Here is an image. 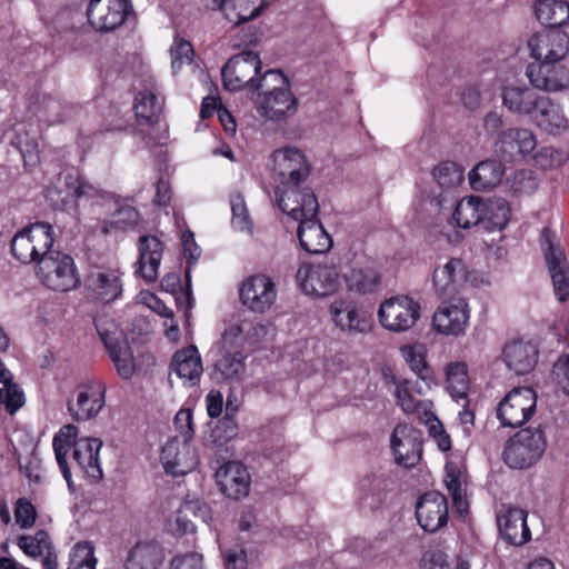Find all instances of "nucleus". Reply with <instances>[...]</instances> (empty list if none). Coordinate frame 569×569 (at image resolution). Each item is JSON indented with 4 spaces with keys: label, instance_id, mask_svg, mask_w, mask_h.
Returning <instances> with one entry per match:
<instances>
[{
    "label": "nucleus",
    "instance_id": "17",
    "mask_svg": "<svg viewBox=\"0 0 569 569\" xmlns=\"http://www.w3.org/2000/svg\"><path fill=\"white\" fill-rule=\"evenodd\" d=\"M268 333L269 327L262 322L238 316L226 325L221 333L222 346L242 349L244 345L254 346L264 340Z\"/></svg>",
    "mask_w": 569,
    "mask_h": 569
},
{
    "label": "nucleus",
    "instance_id": "35",
    "mask_svg": "<svg viewBox=\"0 0 569 569\" xmlns=\"http://www.w3.org/2000/svg\"><path fill=\"white\" fill-rule=\"evenodd\" d=\"M298 238L301 248L312 254L327 252L332 247V239L316 218L299 222Z\"/></svg>",
    "mask_w": 569,
    "mask_h": 569
},
{
    "label": "nucleus",
    "instance_id": "19",
    "mask_svg": "<svg viewBox=\"0 0 569 569\" xmlns=\"http://www.w3.org/2000/svg\"><path fill=\"white\" fill-rule=\"evenodd\" d=\"M397 463L405 467L416 466L422 453V433L410 425H398L390 439Z\"/></svg>",
    "mask_w": 569,
    "mask_h": 569
},
{
    "label": "nucleus",
    "instance_id": "14",
    "mask_svg": "<svg viewBox=\"0 0 569 569\" xmlns=\"http://www.w3.org/2000/svg\"><path fill=\"white\" fill-rule=\"evenodd\" d=\"M242 305L256 313L269 311L277 299V288L273 279L259 273L243 280L239 289Z\"/></svg>",
    "mask_w": 569,
    "mask_h": 569
},
{
    "label": "nucleus",
    "instance_id": "29",
    "mask_svg": "<svg viewBox=\"0 0 569 569\" xmlns=\"http://www.w3.org/2000/svg\"><path fill=\"white\" fill-rule=\"evenodd\" d=\"M386 387H393V397L396 405L407 415H418L428 417L430 413L431 402L418 400L411 395L410 381L399 378L390 372H383Z\"/></svg>",
    "mask_w": 569,
    "mask_h": 569
},
{
    "label": "nucleus",
    "instance_id": "32",
    "mask_svg": "<svg viewBox=\"0 0 569 569\" xmlns=\"http://www.w3.org/2000/svg\"><path fill=\"white\" fill-rule=\"evenodd\" d=\"M164 557V550L159 542L138 541L127 552L124 569H160Z\"/></svg>",
    "mask_w": 569,
    "mask_h": 569
},
{
    "label": "nucleus",
    "instance_id": "61",
    "mask_svg": "<svg viewBox=\"0 0 569 569\" xmlns=\"http://www.w3.org/2000/svg\"><path fill=\"white\" fill-rule=\"evenodd\" d=\"M403 355L411 370L421 379H427L428 369L423 355L420 351H417L416 348L403 349Z\"/></svg>",
    "mask_w": 569,
    "mask_h": 569
},
{
    "label": "nucleus",
    "instance_id": "20",
    "mask_svg": "<svg viewBox=\"0 0 569 569\" xmlns=\"http://www.w3.org/2000/svg\"><path fill=\"white\" fill-rule=\"evenodd\" d=\"M470 310L468 303L459 298L451 302H443L433 315L435 329L447 336H460L466 332L469 323Z\"/></svg>",
    "mask_w": 569,
    "mask_h": 569
},
{
    "label": "nucleus",
    "instance_id": "1",
    "mask_svg": "<svg viewBox=\"0 0 569 569\" xmlns=\"http://www.w3.org/2000/svg\"><path fill=\"white\" fill-rule=\"evenodd\" d=\"M256 107L270 121H282L297 111V100L289 89L288 78L279 70H268L258 81Z\"/></svg>",
    "mask_w": 569,
    "mask_h": 569
},
{
    "label": "nucleus",
    "instance_id": "3",
    "mask_svg": "<svg viewBox=\"0 0 569 569\" xmlns=\"http://www.w3.org/2000/svg\"><path fill=\"white\" fill-rule=\"evenodd\" d=\"M36 273L40 281L53 291H70L80 283L73 259L58 250L49 249V252L39 259Z\"/></svg>",
    "mask_w": 569,
    "mask_h": 569
},
{
    "label": "nucleus",
    "instance_id": "57",
    "mask_svg": "<svg viewBox=\"0 0 569 569\" xmlns=\"http://www.w3.org/2000/svg\"><path fill=\"white\" fill-rule=\"evenodd\" d=\"M14 518L20 528H31L37 520L36 507L27 498H19L14 505Z\"/></svg>",
    "mask_w": 569,
    "mask_h": 569
},
{
    "label": "nucleus",
    "instance_id": "47",
    "mask_svg": "<svg viewBox=\"0 0 569 569\" xmlns=\"http://www.w3.org/2000/svg\"><path fill=\"white\" fill-rule=\"evenodd\" d=\"M503 176V169L495 160L478 163L469 173L470 182L475 187L488 188L497 184Z\"/></svg>",
    "mask_w": 569,
    "mask_h": 569
},
{
    "label": "nucleus",
    "instance_id": "54",
    "mask_svg": "<svg viewBox=\"0 0 569 569\" xmlns=\"http://www.w3.org/2000/svg\"><path fill=\"white\" fill-rule=\"evenodd\" d=\"M170 56L172 71L177 72L192 62L193 48L189 41L176 37L170 47Z\"/></svg>",
    "mask_w": 569,
    "mask_h": 569
},
{
    "label": "nucleus",
    "instance_id": "48",
    "mask_svg": "<svg viewBox=\"0 0 569 569\" xmlns=\"http://www.w3.org/2000/svg\"><path fill=\"white\" fill-rule=\"evenodd\" d=\"M97 563L94 546L90 541H80L69 552L67 569H96Z\"/></svg>",
    "mask_w": 569,
    "mask_h": 569
},
{
    "label": "nucleus",
    "instance_id": "6",
    "mask_svg": "<svg viewBox=\"0 0 569 569\" xmlns=\"http://www.w3.org/2000/svg\"><path fill=\"white\" fill-rule=\"evenodd\" d=\"M537 395L532 388L517 387L511 389L498 403L497 419L502 427L518 428L535 415Z\"/></svg>",
    "mask_w": 569,
    "mask_h": 569
},
{
    "label": "nucleus",
    "instance_id": "31",
    "mask_svg": "<svg viewBox=\"0 0 569 569\" xmlns=\"http://www.w3.org/2000/svg\"><path fill=\"white\" fill-rule=\"evenodd\" d=\"M163 243L156 236H142L139 239V268L137 272L147 281L154 282L159 277L163 256Z\"/></svg>",
    "mask_w": 569,
    "mask_h": 569
},
{
    "label": "nucleus",
    "instance_id": "23",
    "mask_svg": "<svg viewBox=\"0 0 569 569\" xmlns=\"http://www.w3.org/2000/svg\"><path fill=\"white\" fill-rule=\"evenodd\" d=\"M219 357L213 363L211 378L217 383H232L242 379L246 371L244 356L238 347H223L218 342Z\"/></svg>",
    "mask_w": 569,
    "mask_h": 569
},
{
    "label": "nucleus",
    "instance_id": "44",
    "mask_svg": "<svg viewBox=\"0 0 569 569\" xmlns=\"http://www.w3.org/2000/svg\"><path fill=\"white\" fill-rule=\"evenodd\" d=\"M136 116L139 120L151 123L161 111V102L157 97L154 86L139 91L134 99Z\"/></svg>",
    "mask_w": 569,
    "mask_h": 569
},
{
    "label": "nucleus",
    "instance_id": "50",
    "mask_svg": "<svg viewBox=\"0 0 569 569\" xmlns=\"http://www.w3.org/2000/svg\"><path fill=\"white\" fill-rule=\"evenodd\" d=\"M507 184L515 194H531L537 190L539 181L532 170L522 169L513 172L507 179Z\"/></svg>",
    "mask_w": 569,
    "mask_h": 569
},
{
    "label": "nucleus",
    "instance_id": "60",
    "mask_svg": "<svg viewBox=\"0 0 569 569\" xmlns=\"http://www.w3.org/2000/svg\"><path fill=\"white\" fill-rule=\"evenodd\" d=\"M169 569H203V558L199 552H189L174 556Z\"/></svg>",
    "mask_w": 569,
    "mask_h": 569
},
{
    "label": "nucleus",
    "instance_id": "55",
    "mask_svg": "<svg viewBox=\"0 0 569 569\" xmlns=\"http://www.w3.org/2000/svg\"><path fill=\"white\" fill-rule=\"evenodd\" d=\"M0 403L8 413H16L24 403L23 391L17 383L0 385Z\"/></svg>",
    "mask_w": 569,
    "mask_h": 569
},
{
    "label": "nucleus",
    "instance_id": "9",
    "mask_svg": "<svg viewBox=\"0 0 569 569\" xmlns=\"http://www.w3.org/2000/svg\"><path fill=\"white\" fill-rule=\"evenodd\" d=\"M421 307L409 296H395L385 300L378 310L381 326L391 332L411 329L420 318Z\"/></svg>",
    "mask_w": 569,
    "mask_h": 569
},
{
    "label": "nucleus",
    "instance_id": "18",
    "mask_svg": "<svg viewBox=\"0 0 569 569\" xmlns=\"http://www.w3.org/2000/svg\"><path fill=\"white\" fill-rule=\"evenodd\" d=\"M416 516L419 526L425 531L430 533L439 531L448 523L447 498L438 491L423 493L416 505Z\"/></svg>",
    "mask_w": 569,
    "mask_h": 569
},
{
    "label": "nucleus",
    "instance_id": "7",
    "mask_svg": "<svg viewBox=\"0 0 569 569\" xmlns=\"http://www.w3.org/2000/svg\"><path fill=\"white\" fill-rule=\"evenodd\" d=\"M540 246L559 301L569 297V264L557 234L545 228L540 236Z\"/></svg>",
    "mask_w": 569,
    "mask_h": 569
},
{
    "label": "nucleus",
    "instance_id": "4",
    "mask_svg": "<svg viewBox=\"0 0 569 569\" xmlns=\"http://www.w3.org/2000/svg\"><path fill=\"white\" fill-rule=\"evenodd\" d=\"M54 242L52 227L47 222H36L23 228L11 240V252L22 263L38 264Z\"/></svg>",
    "mask_w": 569,
    "mask_h": 569
},
{
    "label": "nucleus",
    "instance_id": "53",
    "mask_svg": "<svg viewBox=\"0 0 569 569\" xmlns=\"http://www.w3.org/2000/svg\"><path fill=\"white\" fill-rule=\"evenodd\" d=\"M432 176L443 188L455 187L463 181V170L450 161L438 164L433 169Z\"/></svg>",
    "mask_w": 569,
    "mask_h": 569
},
{
    "label": "nucleus",
    "instance_id": "5",
    "mask_svg": "<svg viewBox=\"0 0 569 569\" xmlns=\"http://www.w3.org/2000/svg\"><path fill=\"white\" fill-rule=\"evenodd\" d=\"M261 60L257 52L241 51L231 57L223 66L221 74L223 86L229 91H239L244 88L250 91L258 90V74Z\"/></svg>",
    "mask_w": 569,
    "mask_h": 569
},
{
    "label": "nucleus",
    "instance_id": "11",
    "mask_svg": "<svg viewBox=\"0 0 569 569\" xmlns=\"http://www.w3.org/2000/svg\"><path fill=\"white\" fill-rule=\"evenodd\" d=\"M297 282L302 292L322 298L335 293L340 284V274L335 266L303 263L297 271Z\"/></svg>",
    "mask_w": 569,
    "mask_h": 569
},
{
    "label": "nucleus",
    "instance_id": "21",
    "mask_svg": "<svg viewBox=\"0 0 569 569\" xmlns=\"http://www.w3.org/2000/svg\"><path fill=\"white\" fill-rule=\"evenodd\" d=\"M96 328L119 376L123 379L131 378L134 372V362L126 339L117 329H104L99 321L96 322Z\"/></svg>",
    "mask_w": 569,
    "mask_h": 569
},
{
    "label": "nucleus",
    "instance_id": "2",
    "mask_svg": "<svg viewBox=\"0 0 569 569\" xmlns=\"http://www.w3.org/2000/svg\"><path fill=\"white\" fill-rule=\"evenodd\" d=\"M547 439L541 428H525L515 433L503 449V461L512 469H528L543 456Z\"/></svg>",
    "mask_w": 569,
    "mask_h": 569
},
{
    "label": "nucleus",
    "instance_id": "40",
    "mask_svg": "<svg viewBox=\"0 0 569 569\" xmlns=\"http://www.w3.org/2000/svg\"><path fill=\"white\" fill-rule=\"evenodd\" d=\"M77 436L78 428L73 425H66L59 430V432L54 436L52 441L57 463L69 488H72L73 483L71 480V473L66 457L67 453L69 452V449L71 447L74 448L76 441L79 440L77 439Z\"/></svg>",
    "mask_w": 569,
    "mask_h": 569
},
{
    "label": "nucleus",
    "instance_id": "10",
    "mask_svg": "<svg viewBox=\"0 0 569 569\" xmlns=\"http://www.w3.org/2000/svg\"><path fill=\"white\" fill-rule=\"evenodd\" d=\"M271 170L274 181L287 188L298 186V183L307 179L310 166L301 150L284 147L273 151L271 156Z\"/></svg>",
    "mask_w": 569,
    "mask_h": 569
},
{
    "label": "nucleus",
    "instance_id": "28",
    "mask_svg": "<svg viewBox=\"0 0 569 569\" xmlns=\"http://www.w3.org/2000/svg\"><path fill=\"white\" fill-rule=\"evenodd\" d=\"M330 317L337 328L348 333H362L369 325L365 313L350 298H339L329 307Z\"/></svg>",
    "mask_w": 569,
    "mask_h": 569
},
{
    "label": "nucleus",
    "instance_id": "62",
    "mask_svg": "<svg viewBox=\"0 0 569 569\" xmlns=\"http://www.w3.org/2000/svg\"><path fill=\"white\" fill-rule=\"evenodd\" d=\"M180 515H192L207 522L211 518V510L208 503L202 500H188L182 505Z\"/></svg>",
    "mask_w": 569,
    "mask_h": 569
},
{
    "label": "nucleus",
    "instance_id": "49",
    "mask_svg": "<svg viewBox=\"0 0 569 569\" xmlns=\"http://www.w3.org/2000/svg\"><path fill=\"white\" fill-rule=\"evenodd\" d=\"M19 548L29 557L38 558L43 557L50 550H52V543L49 535L39 530L34 535L21 536L18 539Z\"/></svg>",
    "mask_w": 569,
    "mask_h": 569
},
{
    "label": "nucleus",
    "instance_id": "63",
    "mask_svg": "<svg viewBox=\"0 0 569 569\" xmlns=\"http://www.w3.org/2000/svg\"><path fill=\"white\" fill-rule=\"evenodd\" d=\"M66 183L69 189V194L73 198L93 196L96 192L94 188L90 183L83 181L78 176L68 174L66 177Z\"/></svg>",
    "mask_w": 569,
    "mask_h": 569
},
{
    "label": "nucleus",
    "instance_id": "46",
    "mask_svg": "<svg viewBox=\"0 0 569 569\" xmlns=\"http://www.w3.org/2000/svg\"><path fill=\"white\" fill-rule=\"evenodd\" d=\"M551 64L547 63H531L527 67V76L530 80V83L543 91H559L562 88L559 79L555 76L552 69H550Z\"/></svg>",
    "mask_w": 569,
    "mask_h": 569
},
{
    "label": "nucleus",
    "instance_id": "43",
    "mask_svg": "<svg viewBox=\"0 0 569 569\" xmlns=\"http://www.w3.org/2000/svg\"><path fill=\"white\" fill-rule=\"evenodd\" d=\"M482 199L476 196L462 198L452 213V221L460 228L468 229L481 223Z\"/></svg>",
    "mask_w": 569,
    "mask_h": 569
},
{
    "label": "nucleus",
    "instance_id": "24",
    "mask_svg": "<svg viewBox=\"0 0 569 569\" xmlns=\"http://www.w3.org/2000/svg\"><path fill=\"white\" fill-rule=\"evenodd\" d=\"M164 470L172 476H183L196 468L198 458L188 441L171 439L161 450Z\"/></svg>",
    "mask_w": 569,
    "mask_h": 569
},
{
    "label": "nucleus",
    "instance_id": "33",
    "mask_svg": "<svg viewBox=\"0 0 569 569\" xmlns=\"http://www.w3.org/2000/svg\"><path fill=\"white\" fill-rule=\"evenodd\" d=\"M503 361L516 375H525L533 369L538 361V349L530 341L516 340L503 349Z\"/></svg>",
    "mask_w": 569,
    "mask_h": 569
},
{
    "label": "nucleus",
    "instance_id": "30",
    "mask_svg": "<svg viewBox=\"0 0 569 569\" xmlns=\"http://www.w3.org/2000/svg\"><path fill=\"white\" fill-rule=\"evenodd\" d=\"M530 119L542 132L551 136L562 134L569 128L562 107L545 96Z\"/></svg>",
    "mask_w": 569,
    "mask_h": 569
},
{
    "label": "nucleus",
    "instance_id": "38",
    "mask_svg": "<svg viewBox=\"0 0 569 569\" xmlns=\"http://www.w3.org/2000/svg\"><path fill=\"white\" fill-rule=\"evenodd\" d=\"M501 97L503 106L510 112L531 117L543 96L525 86H508L503 89Z\"/></svg>",
    "mask_w": 569,
    "mask_h": 569
},
{
    "label": "nucleus",
    "instance_id": "64",
    "mask_svg": "<svg viewBox=\"0 0 569 569\" xmlns=\"http://www.w3.org/2000/svg\"><path fill=\"white\" fill-rule=\"evenodd\" d=\"M11 143L19 149L26 163L33 164L38 161V144L34 140L16 137Z\"/></svg>",
    "mask_w": 569,
    "mask_h": 569
},
{
    "label": "nucleus",
    "instance_id": "8",
    "mask_svg": "<svg viewBox=\"0 0 569 569\" xmlns=\"http://www.w3.org/2000/svg\"><path fill=\"white\" fill-rule=\"evenodd\" d=\"M106 405V386L96 378L79 382L67 402L70 416L76 421H88L96 418Z\"/></svg>",
    "mask_w": 569,
    "mask_h": 569
},
{
    "label": "nucleus",
    "instance_id": "58",
    "mask_svg": "<svg viewBox=\"0 0 569 569\" xmlns=\"http://www.w3.org/2000/svg\"><path fill=\"white\" fill-rule=\"evenodd\" d=\"M536 162L541 168L560 167L567 160V154L560 149L553 147H545L535 157Z\"/></svg>",
    "mask_w": 569,
    "mask_h": 569
},
{
    "label": "nucleus",
    "instance_id": "34",
    "mask_svg": "<svg viewBox=\"0 0 569 569\" xmlns=\"http://www.w3.org/2000/svg\"><path fill=\"white\" fill-rule=\"evenodd\" d=\"M102 441L98 438H80L74 443L73 460L78 467L93 480L102 478V469L100 465L99 451Z\"/></svg>",
    "mask_w": 569,
    "mask_h": 569
},
{
    "label": "nucleus",
    "instance_id": "12",
    "mask_svg": "<svg viewBox=\"0 0 569 569\" xmlns=\"http://www.w3.org/2000/svg\"><path fill=\"white\" fill-rule=\"evenodd\" d=\"M527 47L535 61L555 64L569 53V34L559 29L538 31L528 39Z\"/></svg>",
    "mask_w": 569,
    "mask_h": 569
},
{
    "label": "nucleus",
    "instance_id": "27",
    "mask_svg": "<svg viewBox=\"0 0 569 569\" xmlns=\"http://www.w3.org/2000/svg\"><path fill=\"white\" fill-rule=\"evenodd\" d=\"M211 10H220L232 26H240L259 17L267 7L266 0H201Z\"/></svg>",
    "mask_w": 569,
    "mask_h": 569
},
{
    "label": "nucleus",
    "instance_id": "37",
    "mask_svg": "<svg viewBox=\"0 0 569 569\" xmlns=\"http://www.w3.org/2000/svg\"><path fill=\"white\" fill-rule=\"evenodd\" d=\"M88 287L93 296L102 302L109 303L122 293V281L114 270H99L88 277Z\"/></svg>",
    "mask_w": 569,
    "mask_h": 569
},
{
    "label": "nucleus",
    "instance_id": "39",
    "mask_svg": "<svg viewBox=\"0 0 569 569\" xmlns=\"http://www.w3.org/2000/svg\"><path fill=\"white\" fill-rule=\"evenodd\" d=\"M349 292L366 295L373 292L380 283L379 273L371 267L352 266L342 274Z\"/></svg>",
    "mask_w": 569,
    "mask_h": 569
},
{
    "label": "nucleus",
    "instance_id": "25",
    "mask_svg": "<svg viewBox=\"0 0 569 569\" xmlns=\"http://www.w3.org/2000/svg\"><path fill=\"white\" fill-rule=\"evenodd\" d=\"M217 483L228 498L239 500L248 496L250 490V475L244 465L239 461H228L217 473Z\"/></svg>",
    "mask_w": 569,
    "mask_h": 569
},
{
    "label": "nucleus",
    "instance_id": "26",
    "mask_svg": "<svg viewBox=\"0 0 569 569\" xmlns=\"http://www.w3.org/2000/svg\"><path fill=\"white\" fill-rule=\"evenodd\" d=\"M497 525L501 536L513 546H522L531 539L527 525V512L517 507H502L497 515Z\"/></svg>",
    "mask_w": 569,
    "mask_h": 569
},
{
    "label": "nucleus",
    "instance_id": "51",
    "mask_svg": "<svg viewBox=\"0 0 569 569\" xmlns=\"http://www.w3.org/2000/svg\"><path fill=\"white\" fill-rule=\"evenodd\" d=\"M140 219L139 212L132 207H122L113 216L110 221H107L102 231L111 233L117 230H127L138 224Z\"/></svg>",
    "mask_w": 569,
    "mask_h": 569
},
{
    "label": "nucleus",
    "instance_id": "16",
    "mask_svg": "<svg viewBox=\"0 0 569 569\" xmlns=\"http://www.w3.org/2000/svg\"><path fill=\"white\" fill-rule=\"evenodd\" d=\"M537 146L535 133L526 128H509L495 141V152L502 161H513L530 154Z\"/></svg>",
    "mask_w": 569,
    "mask_h": 569
},
{
    "label": "nucleus",
    "instance_id": "22",
    "mask_svg": "<svg viewBox=\"0 0 569 569\" xmlns=\"http://www.w3.org/2000/svg\"><path fill=\"white\" fill-rule=\"evenodd\" d=\"M468 280L467 266L460 258H451L433 270L432 286L439 297L457 295Z\"/></svg>",
    "mask_w": 569,
    "mask_h": 569
},
{
    "label": "nucleus",
    "instance_id": "41",
    "mask_svg": "<svg viewBox=\"0 0 569 569\" xmlns=\"http://www.w3.org/2000/svg\"><path fill=\"white\" fill-rule=\"evenodd\" d=\"M481 223L488 231H501L508 224L511 217L509 203L502 198L482 200Z\"/></svg>",
    "mask_w": 569,
    "mask_h": 569
},
{
    "label": "nucleus",
    "instance_id": "52",
    "mask_svg": "<svg viewBox=\"0 0 569 569\" xmlns=\"http://www.w3.org/2000/svg\"><path fill=\"white\" fill-rule=\"evenodd\" d=\"M230 206L232 211L231 223L233 228L240 232L252 233V221L243 197L240 193L232 194L230 197Z\"/></svg>",
    "mask_w": 569,
    "mask_h": 569
},
{
    "label": "nucleus",
    "instance_id": "56",
    "mask_svg": "<svg viewBox=\"0 0 569 569\" xmlns=\"http://www.w3.org/2000/svg\"><path fill=\"white\" fill-rule=\"evenodd\" d=\"M393 481L385 473H372L361 481V490L382 499L383 495L390 489Z\"/></svg>",
    "mask_w": 569,
    "mask_h": 569
},
{
    "label": "nucleus",
    "instance_id": "15",
    "mask_svg": "<svg viewBox=\"0 0 569 569\" xmlns=\"http://www.w3.org/2000/svg\"><path fill=\"white\" fill-rule=\"evenodd\" d=\"M276 201L279 209L296 221L316 218L319 211V203L315 193L308 189H300L298 186L287 187L283 190H276Z\"/></svg>",
    "mask_w": 569,
    "mask_h": 569
},
{
    "label": "nucleus",
    "instance_id": "45",
    "mask_svg": "<svg viewBox=\"0 0 569 569\" xmlns=\"http://www.w3.org/2000/svg\"><path fill=\"white\" fill-rule=\"evenodd\" d=\"M447 390L456 400H466L469 389L467 366L462 362L449 363L446 368Z\"/></svg>",
    "mask_w": 569,
    "mask_h": 569
},
{
    "label": "nucleus",
    "instance_id": "36",
    "mask_svg": "<svg viewBox=\"0 0 569 569\" xmlns=\"http://www.w3.org/2000/svg\"><path fill=\"white\" fill-rule=\"evenodd\" d=\"M171 371L174 372L183 383L194 386L203 371L198 349L190 346L177 351L171 360Z\"/></svg>",
    "mask_w": 569,
    "mask_h": 569
},
{
    "label": "nucleus",
    "instance_id": "13",
    "mask_svg": "<svg viewBox=\"0 0 569 569\" xmlns=\"http://www.w3.org/2000/svg\"><path fill=\"white\" fill-rule=\"evenodd\" d=\"M133 14L130 0H89L87 17L98 31H112Z\"/></svg>",
    "mask_w": 569,
    "mask_h": 569
},
{
    "label": "nucleus",
    "instance_id": "42",
    "mask_svg": "<svg viewBox=\"0 0 569 569\" xmlns=\"http://www.w3.org/2000/svg\"><path fill=\"white\" fill-rule=\"evenodd\" d=\"M535 13L542 24L556 29L569 21V3L565 0H538Z\"/></svg>",
    "mask_w": 569,
    "mask_h": 569
},
{
    "label": "nucleus",
    "instance_id": "59",
    "mask_svg": "<svg viewBox=\"0 0 569 569\" xmlns=\"http://www.w3.org/2000/svg\"><path fill=\"white\" fill-rule=\"evenodd\" d=\"M238 433V426L236 420L227 413L216 426L213 436L219 443L228 442L233 439Z\"/></svg>",
    "mask_w": 569,
    "mask_h": 569
}]
</instances>
